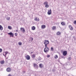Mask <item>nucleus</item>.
I'll return each instance as SVG.
<instances>
[{"label": "nucleus", "mask_w": 76, "mask_h": 76, "mask_svg": "<svg viewBox=\"0 0 76 76\" xmlns=\"http://www.w3.org/2000/svg\"><path fill=\"white\" fill-rule=\"evenodd\" d=\"M49 51V48L48 47H46L44 49V52L45 53H48Z\"/></svg>", "instance_id": "f257e3e1"}, {"label": "nucleus", "mask_w": 76, "mask_h": 76, "mask_svg": "<svg viewBox=\"0 0 76 76\" xmlns=\"http://www.w3.org/2000/svg\"><path fill=\"white\" fill-rule=\"evenodd\" d=\"M8 34L10 35V37H13L14 34H13V33L12 32H10V33H8Z\"/></svg>", "instance_id": "f03ea898"}, {"label": "nucleus", "mask_w": 76, "mask_h": 76, "mask_svg": "<svg viewBox=\"0 0 76 76\" xmlns=\"http://www.w3.org/2000/svg\"><path fill=\"white\" fill-rule=\"evenodd\" d=\"M20 30L21 31V32H23L25 33V30L23 28L21 27L20 28Z\"/></svg>", "instance_id": "7ed1b4c3"}, {"label": "nucleus", "mask_w": 76, "mask_h": 76, "mask_svg": "<svg viewBox=\"0 0 76 76\" xmlns=\"http://www.w3.org/2000/svg\"><path fill=\"white\" fill-rule=\"evenodd\" d=\"M48 15H50L51 14V10L50 9L49 10H48Z\"/></svg>", "instance_id": "20e7f679"}, {"label": "nucleus", "mask_w": 76, "mask_h": 76, "mask_svg": "<svg viewBox=\"0 0 76 76\" xmlns=\"http://www.w3.org/2000/svg\"><path fill=\"white\" fill-rule=\"evenodd\" d=\"M67 54V51H65L63 52V55L64 56H66Z\"/></svg>", "instance_id": "39448f33"}, {"label": "nucleus", "mask_w": 76, "mask_h": 76, "mask_svg": "<svg viewBox=\"0 0 76 76\" xmlns=\"http://www.w3.org/2000/svg\"><path fill=\"white\" fill-rule=\"evenodd\" d=\"M26 56H25V57L26 58V59L27 60H30V56L28 55H26Z\"/></svg>", "instance_id": "423d86ee"}, {"label": "nucleus", "mask_w": 76, "mask_h": 76, "mask_svg": "<svg viewBox=\"0 0 76 76\" xmlns=\"http://www.w3.org/2000/svg\"><path fill=\"white\" fill-rule=\"evenodd\" d=\"M45 42H44V44H49V41L47 40H45Z\"/></svg>", "instance_id": "0eeeda50"}, {"label": "nucleus", "mask_w": 76, "mask_h": 76, "mask_svg": "<svg viewBox=\"0 0 76 76\" xmlns=\"http://www.w3.org/2000/svg\"><path fill=\"white\" fill-rule=\"evenodd\" d=\"M8 53V52H5L4 53H3V55L4 56H5V57H6V55H7V54Z\"/></svg>", "instance_id": "6e6552de"}, {"label": "nucleus", "mask_w": 76, "mask_h": 76, "mask_svg": "<svg viewBox=\"0 0 76 76\" xmlns=\"http://www.w3.org/2000/svg\"><path fill=\"white\" fill-rule=\"evenodd\" d=\"M69 28L71 31H72L73 30V28L72 26H69Z\"/></svg>", "instance_id": "1a4fd4ad"}, {"label": "nucleus", "mask_w": 76, "mask_h": 76, "mask_svg": "<svg viewBox=\"0 0 76 76\" xmlns=\"http://www.w3.org/2000/svg\"><path fill=\"white\" fill-rule=\"evenodd\" d=\"M7 71L8 72H11V69L10 68H8L7 69Z\"/></svg>", "instance_id": "9d476101"}, {"label": "nucleus", "mask_w": 76, "mask_h": 76, "mask_svg": "<svg viewBox=\"0 0 76 76\" xmlns=\"http://www.w3.org/2000/svg\"><path fill=\"white\" fill-rule=\"evenodd\" d=\"M34 66L36 69H38V65L36 64H34Z\"/></svg>", "instance_id": "9b49d317"}, {"label": "nucleus", "mask_w": 76, "mask_h": 76, "mask_svg": "<svg viewBox=\"0 0 76 76\" xmlns=\"http://www.w3.org/2000/svg\"><path fill=\"white\" fill-rule=\"evenodd\" d=\"M1 64H4V60H2L0 62Z\"/></svg>", "instance_id": "f8f14e48"}, {"label": "nucleus", "mask_w": 76, "mask_h": 76, "mask_svg": "<svg viewBox=\"0 0 76 76\" xmlns=\"http://www.w3.org/2000/svg\"><path fill=\"white\" fill-rule=\"evenodd\" d=\"M45 28V25H43L42 26V29H44Z\"/></svg>", "instance_id": "ddd939ff"}, {"label": "nucleus", "mask_w": 76, "mask_h": 76, "mask_svg": "<svg viewBox=\"0 0 76 76\" xmlns=\"http://www.w3.org/2000/svg\"><path fill=\"white\" fill-rule=\"evenodd\" d=\"M3 29V27L1 26L0 25V30L1 31H2Z\"/></svg>", "instance_id": "4468645a"}, {"label": "nucleus", "mask_w": 76, "mask_h": 76, "mask_svg": "<svg viewBox=\"0 0 76 76\" xmlns=\"http://www.w3.org/2000/svg\"><path fill=\"white\" fill-rule=\"evenodd\" d=\"M60 34H61V33H60V32L59 31L56 34V35H60Z\"/></svg>", "instance_id": "2eb2a0df"}, {"label": "nucleus", "mask_w": 76, "mask_h": 76, "mask_svg": "<svg viewBox=\"0 0 76 76\" xmlns=\"http://www.w3.org/2000/svg\"><path fill=\"white\" fill-rule=\"evenodd\" d=\"M61 25H62V26H64L65 25V24L64 23V22H62L61 23Z\"/></svg>", "instance_id": "dca6fc26"}, {"label": "nucleus", "mask_w": 76, "mask_h": 76, "mask_svg": "<svg viewBox=\"0 0 76 76\" xmlns=\"http://www.w3.org/2000/svg\"><path fill=\"white\" fill-rule=\"evenodd\" d=\"M31 29H32V30H35V26H33L32 27Z\"/></svg>", "instance_id": "f3484780"}, {"label": "nucleus", "mask_w": 76, "mask_h": 76, "mask_svg": "<svg viewBox=\"0 0 76 76\" xmlns=\"http://www.w3.org/2000/svg\"><path fill=\"white\" fill-rule=\"evenodd\" d=\"M35 20H36V21H39V19H37V18H36L34 19Z\"/></svg>", "instance_id": "a211bd4d"}, {"label": "nucleus", "mask_w": 76, "mask_h": 76, "mask_svg": "<svg viewBox=\"0 0 76 76\" xmlns=\"http://www.w3.org/2000/svg\"><path fill=\"white\" fill-rule=\"evenodd\" d=\"M55 58L57 59V58H58V56L57 55H56L55 56H54Z\"/></svg>", "instance_id": "6ab92c4d"}, {"label": "nucleus", "mask_w": 76, "mask_h": 76, "mask_svg": "<svg viewBox=\"0 0 76 76\" xmlns=\"http://www.w3.org/2000/svg\"><path fill=\"white\" fill-rule=\"evenodd\" d=\"M8 28L9 29H12V27L10 26H8Z\"/></svg>", "instance_id": "aec40b11"}, {"label": "nucleus", "mask_w": 76, "mask_h": 76, "mask_svg": "<svg viewBox=\"0 0 76 76\" xmlns=\"http://www.w3.org/2000/svg\"><path fill=\"white\" fill-rule=\"evenodd\" d=\"M49 6L48 4H46L45 6V7H46V8H47Z\"/></svg>", "instance_id": "412c9836"}, {"label": "nucleus", "mask_w": 76, "mask_h": 76, "mask_svg": "<svg viewBox=\"0 0 76 76\" xmlns=\"http://www.w3.org/2000/svg\"><path fill=\"white\" fill-rule=\"evenodd\" d=\"M32 57H33V58H34L35 57V54H33L32 55Z\"/></svg>", "instance_id": "4be33fe9"}, {"label": "nucleus", "mask_w": 76, "mask_h": 76, "mask_svg": "<svg viewBox=\"0 0 76 76\" xmlns=\"http://www.w3.org/2000/svg\"><path fill=\"white\" fill-rule=\"evenodd\" d=\"M39 66L40 68H42V64H40L39 65Z\"/></svg>", "instance_id": "5701e85b"}, {"label": "nucleus", "mask_w": 76, "mask_h": 76, "mask_svg": "<svg viewBox=\"0 0 76 76\" xmlns=\"http://www.w3.org/2000/svg\"><path fill=\"white\" fill-rule=\"evenodd\" d=\"M53 30H54V29H56V27L54 26H53L52 28Z\"/></svg>", "instance_id": "b1692460"}, {"label": "nucleus", "mask_w": 76, "mask_h": 76, "mask_svg": "<svg viewBox=\"0 0 76 76\" xmlns=\"http://www.w3.org/2000/svg\"><path fill=\"white\" fill-rule=\"evenodd\" d=\"M48 4V2H45L43 4H46H46Z\"/></svg>", "instance_id": "393cba45"}, {"label": "nucleus", "mask_w": 76, "mask_h": 76, "mask_svg": "<svg viewBox=\"0 0 76 76\" xmlns=\"http://www.w3.org/2000/svg\"><path fill=\"white\" fill-rule=\"evenodd\" d=\"M7 20H10V17H7Z\"/></svg>", "instance_id": "a878e982"}, {"label": "nucleus", "mask_w": 76, "mask_h": 76, "mask_svg": "<svg viewBox=\"0 0 76 76\" xmlns=\"http://www.w3.org/2000/svg\"><path fill=\"white\" fill-rule=\"evenodd\" d=\"M39 61H40L41 60V58L40 57H39L38 58Z\"/></svg>", "instance_id": "bb28decb"}, {"label": "nucleus", "mask_w": 76, "mask_h": 76, "mask_svg": "<svg viewBox=\"0 0 76 76\" xmlns=\"http://www.w3.org/2000/svg\"><path fill=\"white\" fill-rule=\"evenodd\" d=\"M18 44L19 45H22V42H19L18 43Z\"/></svg>", "instance_id": "cd10ccee"}, {"label": "nucleus", "mask_w": 76, "mask_h": 76, "mask_svg": "<svg viewBox=\"0 0 76 76\" xmlns=\"http://www.w3.org/2000/svg\"><path fill=\"white\" fill-rule=\"evenodd\" d=\"M3 51V50H2V49L0 48V53H1Z\"/></svg>", "instance_id": "c85d7f7f"}, {"label": "nucleus", "mask_w": 76, "mask_h": 76, "mask_svg": "<svg viewBox=\"0 0 76 76\" xmlns=\"http://www.w3.org/2000/svg\"><path fill=\"white\" fill-rule=\"evenodd\" d=\"M51 51H53L54 50V49H53V48L52 47H51Z\"/></svg>", "instance_id": "c756f323"}, {"label": "nucleus", "mask_w": 76, "mask_h": 76, "mask_svg": "<svg viewBox=\"0 0 76 76\" xmlns=\"http://www.w3.org/2000/svg\"><path fill=\"white\" fill-rule=\"evenodd\" d=\"M50 57V55H48V56H47V57L49 58Z\"/></svg>", "instance_id": "7c9ffc66"}, {"label": "nucleus", "mask_w": 76, "mask_h": 76, "mask_svg": "<svg viewBox=\"0 0 76 76\" xmlns=\"http://www.w3.org/2000/svg\"><path fill=\"white\" fill-rule=\"evenodd\" d=\"M74 24H75V25H76V20H75L74 22Z\"/></svg>", "instance_id": "2f4dec72"}, {"label": "nucleus", "mask_w": 76, "mask_h": 76, "mask_svg": "<svg viewBox=\"0 0 76 76\" xmlns=\"http://www.w3.org/2000/svg\"><path fill=\"white\" fill-rule=\"evenodd\" d=\"M15 36L16 37L17 36V35H18V33H16L15 34Z\"/></svg>", "instance_id": "473e14b6"}, {"label": "nucleus", "mask_w": 76, "mask_h": 76, "mask_svg": "<svg viewBox=\"0 0 76 76\" xmlns=\"http://www.w3.org/2000/svg\"><path fill=\"white\" fill-rule=\"evenodd\" d=\"M45 45V47H47V45L48 44H44Z\"/></svg>", "instance_id": "72a5a7b5"}, {"label": "nucleus", "mask_w": 76, "mask_h": 76, "mask_svg": "<svg viewBox=\"0 0 76 76\" xmlns=\"http://www.w3.org/2000/svg\"><path fill=\"white\" fill-rule=\"evenodd\" d=\"M68 59H69V60H71V59H72V58L71 57H69V58H68Z\"/></svg>", "instance_id": "f704fd0d"}, {"label": "nucleus", "mask_w": 76, "mask_h": 76, "mask_svg": "<svg viewBox=\"0 0 76 76\" xmlns=\"http://www.w3.org/2000/svg\"><path fill=\"white\" fill-rule=\"evenodd\" d=\"M31 41H33V40L34 39L33 38L31 37Z\"/></svg>", "instance_id": "c9c22d12"}, {"label": "nucleus", "mask_w": 76, "mask_h": 76, "mask_svg": "<svg viewBox=\"0 0 76 76\" xmlns=\"http://www.w3.org/2000/svg\"><path fill=\"white\" fill-rule=\"evenodd\" d=\"M53 72H55V70H54V69H53Z\"/></svg>", "instance_id": "e433bc0d"}, {"label": "nucleus", "mask_w": 76, "mask_h": 76, "mask_svg": "<svg viewBox=\"0 0 76 76\" xmlns=\"http://www.w3.org/2000/svg\"><path fill=\"white\" fill-rule=\"evenodd\" d=\"M8 76H12V75L11 74H9V75H8Z\"/></svg>", "instance_id": "4c0bfd02"}, {"label": "nucleus", "mask_w": 76, "mask_h": 76, "mask_svg": "<svg viewBox=\"0 0 76 76\" xmlns=\"http://www.w3.org/2000/svg\"><path fill=\"white\" fill-rule=\"evenodd\" d=\"M74 38L75 41H76V38L75 37H74Z\"/></svg>", "instance_id": "58836bf2"}, {"label": "nucleus", "mask_w": 76, "mask_h": 76, "mask_svg": "<svg viewBox=\"0 0 76 76\" xmlns=\"http://www.w3.org/2000/svg\"><path fill=\"white\" fill-rule=\"evenodd\" d=\"M16 32H18V30H16Z\"/></svg>", "instance_id": "ea45409f"}, {"label": "nucleus", "mask_w": 76, "mask_h": 76, "mask_svg": "<svg viewBox=\"0 0 76 76\" xmlns=\"http://www.w3.org/2000/svg\"><path fill=\"white\" fill-rule=\"evenodd\" d=\"M31 54H33V52H31Z\"/></svg>", "instance_id": "a19ab883"}, {"label": "nucleus", "mask_w": 76, "mask_h": 76, "mask_svg": "<svg viewBox=\"0 0 76 76\" xmlns=\"http://www.w3.org/2000/svg\"><path fill=\"white\" fill-rule=\"evenodd\" d=\"M23 72H24V73H25V71H24Z\"/></svg>", "instance_id": "79ce46f5"}, {"label": "nucleus", "mask_w": 76, "mask_h": 76, "mask_svg": "<svg viewBox=\"0 0 76 76\" xmlns=\"http://www.w3.org/2000/svg\"><path fill=\"white\" fill-rule=\"evenodd\" d=\"M1 35H2V34H1Z\"/></svg>", "instance_id": "37998d69"}]
</instances>
